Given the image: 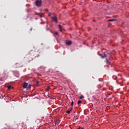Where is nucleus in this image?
Here are the masks:
<instances>
[{"mask_svg": "<svg viewBox=\"0 0 129 129\" xmlns=\"http://www.w3.org/2000/svg\"><path fill=\"white\" fill-rule=\"evenodd\" d=\"M40 53H41L40 51H37L36 52L33 50L30 51L27 55V61H28V62L33 61L34 58H37L40 56Z\"/></svg>", "mask_w": 129, "mask_h": 129, "instance_id": "obj_1", "label": "nucleus"}, {"mask_svg": "<svg viewBox=\"0 0 129 129\" xmlns=\"http://www.w3.org/2000/svg\"><path fill=\"white\" fill-rule=\"evenodd\" d=\"M9 76V71L8 70H4L3 74L1 75L0 77L2 80H6Z\"/></svg>", "mask_w": 129, "mask_h": 129, "instance_id": "obj_2", "label": "nucleus"}, {"mask_svg": "<svg viewBox=\"0 0 129 129\" xmlns=\"http://www.w3.org/2000/svg\"><path fill=\"white\" fill-rule=\"evenodd\" d=\"M23 88L26 89L27 90L31 89V85H28V83L25 82L23 84Z\"/></svg>", "mask_w": 129, "mask_h": 129, "instance_id": "obj_3", "label": "nucleus"}, {"mask_svg": "<svg viewBox=\"0 0 129 129\" xmlns=\"http://www.w3.org/2000/svg\"><path fill=\"white\" fill-rule=\"evenodd\" d=\"M35 5L36 7H41L42 6V0H36L35 1Z\"/></svg>", "mask_w": 129, "mask_h": 129, "instance_id": "obj_4", "label": "nucleus"}, {"mask_svg": "<svg viewBox=\"0 0 129 129\" xmlns=\"http://www.w3.org/2000/svg\"><path fill=\"white\" fill-rule=\"evenodd\" d=\"M35 15H37V16H39L40 18H43V17L44 16V13H35Z\"/></svg>", "mask_w": 129, "mask_h": 129, "instance_id": "obj_5", "label": "nucleus"}, {"mask_svg": "<svg viewBox=\"0 0 129 129\" xmlns=\"http://www.w3.org/2000/svg\"><path fill=\"white\" fill-rule=\"evenodd\" d=\"M51 20H53V22H58V19L56 15H55L53 17H52Z\"/></svg>", "mask_w": 129, "mask_h": 129, "instance_id": "obj_6", "label": "nucleus"}, {"mask_svg": "<svg viewBox=\"0 0 129 129\" xmlns=\"http://www.w3.org/2000/svg\"><path fill=\"white\" fill-rule=\"evenodd\" d=\"M101 58H102V59L104 58H106L107 56L105 55V53H104L103 54H101L100 55Z\"/></svg>", "mask_w": 129, "mask_h": 129, "instance_id": "obj_7", "label": "nucleus"}, {"mask_svg": "<svg viewBox=\"0 0 129 129\" xmlns=\"http://www.w3.org/2000/svg\"><path fill=\"white\" fill-rule=\"evenodd\" d=\"M40 119H36L35 120V123L36 124H39V123H40Z\"/></svg>", "mask_w": 129, "mask_h": 129, "instance_id": "obj_8", "label": "nucleus"}, {"mask_svg": "<svg viewBox=\"0 0 129 129\" xmlns=\"http://www.w3.org/2000/svg\"><path fill=\"white\" fill-rule=\"evenodd\" d=\"M16 68H19V67H23V66L21 65L19 63H16Z\"/></svg>", "mask_w": 129, "mask_h": 129, "instance_id": "obj_9", "label": "nucleus"}, {"mask_svg": "<svg viewBox=\"0 0 129 129\" xmlns=\"http://www.w3.org/2000/svg\"><path fill=\"white\" fill-rule=\"evenodd\" d=\"M72 44V42L71 41H69L66 42V44L68 45V46H70Z\"/></svg>", "mask_w": 129, "mask_h": 129, "instance_id": "obj_10", "label": "nucleus"}, {"mask_svg": "<svg viewBox=\"0 0 129 129\" xmlns=\"http://www.w3.org/2000/svg\"><path fill=\"white\" fill-rule=\"evenodd\" d=\"M116 21V20L114 19H111L108 20V22H115Z\"/></svg>", "mask_w": 129, "mask_h": 129, "instance_id": "obj_11", "label": "nucleus"}, {"mask_svg": "<svg viewBox=\"0 0 129 129\" xmlns=\"http://www.w3.org/2000/svg\"><path fill=\"white\" fill-rule=\"evenodd\" d=\"M59 123H60V120H56L55 121V125H58V124H59Z\"/></svg>", "mask_w": 129, "mask_h": 129, "instance_id": "obj_12", "label": "nucleus"}, {"mask_svg": "<svg viewBox=\"0 0 129 129\" xmlns=\"http://www.w3.org/2000/svg\"><path fill=\"white\" fill-rule=\"evenodd\" d=\"M58 28H59L60 32H62V26H61V25H58Z\"/></svg>", "mask_w": 129, "mask_h": 129, "instance_id": "obj_13", "label": "nucleus"}, {"mask_svg": "<svg viewBox=\"0 0 129 129\" xmlns=\"http://www.w3.org/2000/svg\"><path fill=\"white\" fill-rule=\"evenodd\" d=\"M7 87L8 89H14V87H12V86H8Z\"/></svg>", "mask_w": 129, "mask_h": 129, "instance_id": "obj_14", "label": "nucleus"}, {"mask_svg": "<svg viewBox=\"0 0 129 129\" xmlns=\"http://www.w3.org/2000/svg\"><path fill=\"white\" fill-rule=\"evenodd\" d=\"M106 62L107 63V64H110V62H109V61H108V59H106Z\"/></svg>", "mask_w": 129, "mask_h": 129, "instance_id": "obj_15", "label": "nucleus"}, {"mask_svg": "<svg viewBox=\"0 0 129 129\" xmlns=\"http://www.w3.org/2000/svg\"><path fill=\"white\" fill-rule=\"evenodd\" d=\"M49 89H50V86H47L46 89V91H49Z\"/></svg>", "mask_w": 129, "mask_h": 129, "instance_id": "obj_16", "label": "nucleus"}, {"mask_svg": "<svg viewBox=\"0 0 129 129\" xmlns=\"http://www.w3.org/2000/svg\"><path fill=\"white\" fill-rule=\"evenodd\" d=\"M67 113H68L69 114V113H70V112H71V110H68L66 111Z\"/></svg>", "mask_w": 129, "mask_h": 129, "instance_id": "obj_17", "label": "nucleus"}, {"mask_svg": "<svg viewBox=\"0 0 129 129\" xmlns=\"http://www.w3.org/2000/svg\"><path fill=\"white\" fill-rule=\"evenodd\" d=\"M82 98H84V96H81V97H80V99H82Z\"/></svg>", "mask_w": 129, "mask_h": 129, "instance_id": "obj_18", "label": "nucleus"}, {"mask_svg": "<svg viewBox=\"0 0 129 129\" xmlns=\"http://www.w3.org/2000/svg\"><path fill=\"white\" fill-rule=\"evenodd\" d=\"M73 104H74V102H73V101H72V102L71 103V106H73Z\"/></svg>", "mask_w": 129, "mask_h": 129, "instance_id": "obj_19", "label": "nucleus"}, {"mask_svg": "<svg viewBox=\"0 0 129 129\" xmlns=\"http://www.w3.org/2000/svg\"><path fill=\"white\" fill-rule=\"evenodd\" d=\"M81 103V100H79L78 102V104H79Z\"/></svg>", "mask_w": 129, "mask_h": 129, "instance_id": "obj_20", "label": "nucleus"}, {"mask_svg": "<svg viewBox=\"0 0 129 129\" xmlns=\"http://www.w3.org/2000/svg\"><path fill=\"white\" fill-rule=\"evenodd\" d=\"M48 17H51V13H48Z\"/></svg>", "mask_w": 129, "mask_h": 129, "instance_id": "obj_21", "label": "nucleus"}, {"mask_svg": "<svg viewBox=\"0 0 129 129\" xmlns=\"http://www.w3.org/2000/svg\"><path fill=\"white\" fill-rule=\"evenodd\" d=\"M55 35H58V32H55Z\"/></svg>", "mask_w": 129, "mask_h": 129, "instance_id": "obj_22", "label": "nucleus"}, {"mask_svg": "<svg viewBox=\"0 0 129 129\" xmlns=\"http://www.w3.org/2000/svg\"><path fill=\"white\" fill-rule=\"evenodd\" d=\"M46 30L49 31V28L47 27Z\"/></svg>", "mask_w": 129, "mask_h": 129, "instance_id": "obj_23", "label": "nucleus"}, {"mask_svg": "<svg viewBox=\"0 0 129 129\" xmlns=\"http://www.w3.org/2000/svg\"><path fill=\"white\" fill-rule=\"evenodd\" d=\"M78 129H81V127L79 126Z\"/></svg>", "mask_w": 129, "mask_h": 129, "instance_id": "obj_24", "label": "nucleus"}, {"mask_svg": "<svg viewBox=\"0 0 129 129\" xmlns=\"http://www.w3.org/2000/svg\"><path fill=\"white\" fill-rule=\"evenodd\" d=\"M32 30H33V28L30 29V31H32Z\"/></svg>", "mask_w": 129, "mask_h": 129, "instance_id": "obj_25", "label": "nucleus"}, {"mask_svg": "<svg viewBox=\"0 0 129 129\" xmlns=\"http://www.w3.org/2000/svg\"><path fill=\"white\" fill-rule=\"evenodd\" d=\"M81 129H83V127H82V128H81Z\"/></svg>", "mask_w": 129, "mask_h": 129, "instance_id": "obj_26", "label": "nucleus"}]
</instances>
